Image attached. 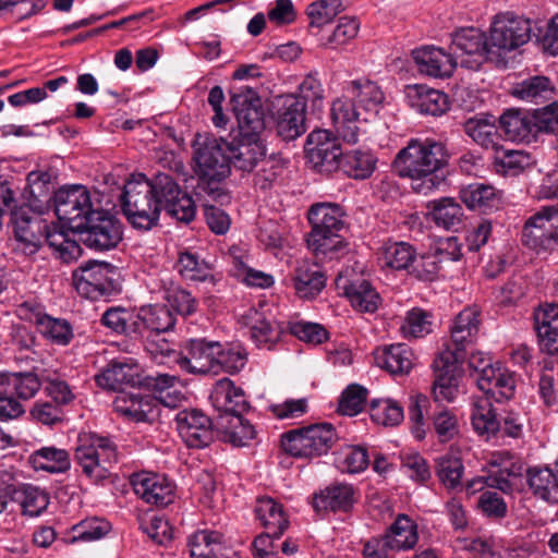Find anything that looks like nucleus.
<instances>
[{
  "mask_svg": "<svg viewBox=\"0 0 558 558\" xmlns=\"http://www.w3.org/2000/svg\"><path fill=\"white\" fill-rule=\"evenodd\" d=\"M490 464L498 469L486 476L487 487L512 494L517 488L515 481L525 473L522 461L509 451H499L493 456Z\"/></svg>",
  "mask_w": 558,
  "mask_h": 558,
  "instance_id": "obj_24",
  "label": "nucleus"
},
{
  "mask_svg": "<svg viewBox=\"0 0 558 558\" xmlns=\"http://www.w3.org/2000/svg\"><path fill=\"white\" fill-rule=\"evenodd\" d=\"M469 367L473 371L472 376L478 389L485 395L492 396L497 402L513 397L515 380L512 373L500 365L494 366L487 354L472 353L469 357Z\"/></svg>",
  "mask_w": 558,
  "mask_h": 558,
  "instance_id": "obj_13",
  "label": "nucleus"
},
{
  "mask_svg": "<svg viewBox=\"0 0 558 558\" xmlns=\"http://www.w3.org/2000/svg\"><path fill=\"white\" fill-rule=\"evenodd\" d=\"M56 216L69 229H82L83 221L95 211L89 191L83 185L61 187L54 193Z\"/></svg>",
  "mask_w": 558,
  "mask_h": 558,
  "instance_id": "obj_17",
  "label": "nucleus"
},
{
  "mask_svg": "<svg viewBox=\"0 0 558 558\" xmlns=\"http://www.w3.org/2000/svg\"><path fill=\"white\" fill-rule=\"evenodd\" d=\"M463 473L464 465L460 458L446 454L437 460L436 474L439 482L448 490H456L462 487Z\"/></svg>",
  "mask_w": 558,
  "mask_h": 558,
  "instance_id": "obj_52",
  "label": "nucleus"
},
{
  "mask_svg": "<svg viewBox=\"0 0 558 558\" xmlns=\"http://www.w3.org/2000/svg\"><path fill=\"white\" fill-rule=\"evenodd\" d=\"M531 32L529 20L512 13L497 14L492 22L488 37L493 61L499 62L505 54L525 45L531 38Z\"/></svg>",
  "mask_w": 558,
  "mask_h": 558,
  "instance_id": "obj_12",
  "label": "nucleus"
},
{
  "mask_svg": "<svg viewBox=\"0 0 558 558\" xmlns=\"http://www.w3.org/2000/svg\"><path fill=\"white\" fill-rule=\"evenodd\" d=\"M535 330L542 351L558 354V304H546L534 314Z\"/></svg>",
  "mask_w": 558,
  "mask_h": 558,
  "instance_id": "obj_34",
  "label": "nucleus"
},
{
  "mask_svg": "<svg viewBox=\"0 0 558 558\" xmlns=\"http://www.w3.org/2000/svg\"><path fill=\"white\" fill-rule=\"evenodd\" d=\"M355 502L352 485L333 483L314 495L313 507L316 511L348 512Z\"/></svg>",
  "mask_w": 558,
  "mask_h": 558,
  "instance_id": "obj_35",
  "label": "nucleus"
},
{
  "mask_svg": "<svg viewBox=\"0 0 558 558\" xmlns=\"http://www.w3.org/2000/svg\"><path fill=\"white\" fill-rule=\"evenodd\" d=\"M344 93L353 99L366 117L377 116L384 108L386 97L383 89L377 83L368 78L348 82Z\"/></svg>",
  "mask_w": 558,
  "mask_h": 558,
  "instance_id": "obj_30",
  "label": "nucleus"
},
{
  "mask_svg": "<svg viewBox=\"0 0 558 558\" xmlns=\"http://www.w3.org/2000/svg\"><path fill=\"white\" fill-rule=\"evenodd\" d=\"M177 429L190 448H205L214 438L211 420L196 409L182 410L175 415Z\"/></svg>",
  "mask_w": 558,
  "mask_h": 558,
  "instance_id": "obj_22",
  "label": "nucleus"
},
{
  "mask_svg": "<svg viewBox=\"0 0 558 558\" xmlns=\"http://www.w3.org/2000/svg\"><path fill=\"white\" fill-rule=\"evenodd\" d=\"M177 267L180 275L186 280L204 281L209 276L206 263L190 252L180 254Z\"/></svg>",
  "mask_w": 558,
  "mask_h": 558,
  "instance_id": "obj_61",
  "label": "nucleus"
},
{
  "mask_svg": "<svg viewBox=\"0 0 558 558\" xmlns=\"http://www.w3.org/2000/svg\"><path fill=\"white\" fill-rule=\"evenodd\" d=\"M480 330V311L466 307L461 311L451 327L450 342L434 361L436 378L433 393L435 402L453 401L458 393V364L465 356V349L476 338Z\"/></svg>",
  "mask_w": 558,
  "mask_h": 558,
  "instance_id": "obj_3",
  "label": "nucleus"
},
{
  "mask_svg": "<svg viewBox=\"0 0 558 558\" xmlns=\"http://www.w3.org/2000/svg\"><path fill=\"white\" fill-rule=\"evenodd\" d=\"M230 105L236 119V129H232L221 142L214 137L197 135L193 143V159L198 177L197 189L201 194H206L214 201L225 196L221 181L230 173V162L241 161V148L244 145L242 93L231 89Z\"/></svg>",
  "mask_w": 558,
  "mask_h": 558,
  "instance_id": "obj_1",
  "label": "nucleus"
},
{
  "mask_svg": "<svg viewBox=\"0 0 558 558\" xmlns=\"http://www.w3.org/2000/svg\"><path fill=\"white\" fill-rule=\"evenodd\" d=\"M101 323L117 333L135 336V315L122 307H111L101 317Z\"/></svg>",
  "mask_w": 558,
  "mask_h": 558,
  "instance_id": "obj_58",
  "label": "nucleus"
},
{
  "mask_svg": "<svg viewBox=\"0 0 558 558\" xmlns=\"http://www.w3.org/2000/svg\"><path fill=\"white\" fill-rule=\"evenodd\" d=\"M154 399L150 396H141L122 392L113 400L114 411L134 422L150 421L155 416Z\"/></svg>",
  "mask_w": 558,
  "mask_h": 558,
  "instance_id": "obj_38",
  "label": "nucleus"
},
{
  "mask_svg": "<svg viewBox=\"0 0 558 558\" xmlns=\"http://www.w3.org/2000/svg\"><path fill=\"white\" fill-rule=\"evenodd\" d=\"M464 132L484 148H494L498 140L495 124L484 119L471 118L464 123Z\"/></svg>",
  "mask_w": 558,
  "mask_h": 558,
  "instance_id": "obj_55",
  "label": "nucleus"
},
{
  "mask_svg": "<svg viewBox=\"0 0 558 558\" xmlns=\"http://www.w3.org/2000/svg\"><path fill=\"white\" fill-rule=\"evenodd\" d=\"M74 459L83 473L97 482L105 478L109 469L118 462V447L107 436L83 433L78 435Z\"/></svg>",
  "mask_w": 558,
  "mask_h": 558,
  "instance_id": "obj_9",
  "label": "nucleus"
},
{
  "mask_svg": "<svg viewBox=\"0 0 558 558\" xmlns=\"http://www.w3.org/2000/svg\"><path fill=\"white\" fill-rule=\"evenodd\" d=\"M450 50L457 61L460 59L461 65L468 69L477 70L485 61H493L488 38L476 27H464L454 32Z\"/></svg>",
  "mask_w": 558,
  "mask_h": 558,
  "instance_id": "obj_18",
  "label": "nucleus"
},
{
  "mask_svg": "<svg viewBox=\"0 0 558 558\" xmlns=\"http://www.w3.org/2000/svg\"><path fill=\"white\" fill-rule=\"evenodd\" d=\"M495 167L505 175H517L534 163V159L524 150H500L495 156Z\"/></svg>",
  "mask_w": 558,
  "mask_h": 558,
  "instance_id": "obj_53",
  "label": "nucleus"
},
{
  "mask_svg": "<svg viewBox=\"0 0 558 558\" xmlns=\"http://www.w3.org/2000/svg\"><path fill=\"white\" fill-rule=\"evenodd\" d=\"M449 154L442 143L411 140L395 159V166L402 178L411 180L414 192L427 195L439 189L448 171Z\"/></svg>",
  "mask_w": 558,
  "mask_h": 558,
  "instance_id": "obj_4",
  "label": "nucleus"
},
{
  "mask_svg": "<svg viewBox=\"0 0 558 558\" xmlns=\"http://www.w3.org/2000/svg\"><path fill=\"white\" fill-rule=\"evenodd\" d=\"M415 256L413 246L405 242H388L379 251L383 266L396 270L408 269L414 263Z\"/></svg>",
  "mask_w": 558,
  "mask_h": 558,
  "instance_id": "obj_49",
  "label": "nucleus"
},
{
  "mask_svg": "<svg viewBox=\"0 0 558 558\" xmlns=\"http://www.w3.org/2000/svg\"><path fill=\"white\" fill-rule=\"evenodd\" d=\"M429 315L421 308H412L407 313L400 330L405 338H420L432 331Z\"/></svg>",
  "mask_w": 558,
  "mask_h": 558,
  "instance_id": "obj_59",
  "label": "nucleus"
},
{
  "mask_svg": "<svg viewBox=\"0 0 558 558\" xmlns=\"http://www.w3.org/2000/svg\"><path fill=\"white\" fill-rule=\"evenodd\" d=\"M407 99L410 107L421 114L437 117L449 109L448 96L426 85L407 86Z\"/></svg>",
  "mask_w": 558,
  "mask_h": 558,
  "instance_id": "obj_31",
  "label": "nucleus"
},
{
  "mask_svg": "<svg viewBox=\"0 0 558 558\" xmlns=\"http://www.w3.org/2000/svg\"><path fill=\"white\" fill-rule=\"evenodd\" d=\"M48 245L54 250L60 259L71 263L77 259L82 254L80 244L66 236L62 231L47 232L46 241Z\"/></svg>",
  "mask_w": 558,
  "mask_h": 558,
  "instance_id": "obj_57",
  "label": "nucleus"
},
{
  "mask_svg": "<svg viewBox=\"0 0 558 558\" xmlns=\"http://www.w3.org/2000/svg\"><path fill=\"white\" fill-rule=\"evenodd\" d=\"M271 118L272 102L268 87L246 84V148L255 146L259 155L264 154Z\"/></svg>",
  "mask_w": 558,
  "mask_h": 558,
  "instance_id": "obj_11",
  "label": "nucleus"
},
{
  "mask_svg": "<svg viewBox=\"0 0 558 558\" xmlns=\"http://www.w3.org/2000/svg\"><path fill=\"white\" fill-rule=\"evenodd\" d=\"M412 56L420 73L430 77H449L457 68V58L435 46L417 48L412 51Z\"/></svg>",
  "mask_w": 558,
  "mask_h": 558,
  "instance_id": "obj_27",
  "label": "nucleus"
},
{
  "mask_svg": "<svg viewBox=\"0 0 558 558\" xmlns=\"http://www.w3.org/2000/svg\"><path fill=\"white\" fill-rule=\"evenodd\" d=\"M490 398L493 397L486 395L476 399L471 415L474 430L481 436H486V439L495 436L501 428L500 415L493 407Z\"/></svg>",
  "mask_w": 558,
  "mask_h": 558,
  "instance_id": "obj_42",
  "label": "nucleus"
},
{
  "mask_svg": "<svg viewBox=\"0 0 558 558\" xmlns=\"http://www.w3.org/2000/svg\"><path fill=\"white\" fill-rule=\"evenodd\" d=\"M460 199L470 209L486 210L495 207L499 197L492 185L474 183L460 191Z\"/></svg>",
  "mask_w": 558,
  "mask_h": 558,
  "instance_id": "obj_50",
  "label": "nucleus"
},
{
  "mask_svg": "<svg viewBox=\"0 0 558 558\" xmlns=\"http://www.w3.org/2000/svg\"><path fill=\"white\" fill-rule=\"evenodd\" d=\"M342 209L337 204L322 203L313 205L308 210V221L312 226L306 242L308 248L316 255H338L347 247V243L338 232L343 228Z\"/></svg>",
  "mask_w": 558,
  "mask_h": 558,
  "instance_id": "obj_6",
  "label": "nucleus"
},
{
  "mask_svg": "<svg viewBox=\"0 0 558 558\" xmlns=\"http://www.w3.org/2000/svg\"><path fill=\"white\" fill-rule=\"evenodd\" d=\"M174 325L175 317L166 305H145L135 314V337L166 333Z\"/></svg>",
  "mask_w": 558,
  "mask_h": 558,
  "instance_id": "obj_28",
  "label": "nucleus"
},
{
  "mask_svg": "<svg viewBox=\"0 0 558 558\" xmlns=\"http://www.w3.org/2000/svg\"><path fill=\"white\" fill-rule=\"evenodd\" d=\"M116 267L106 262L88 260L73 271V284L82 296L98 300L114 290Z\"/></svg>",
  "mask_w": 558,
  "mask_h": 558,
  "instance_id": "obj_15",
  "label": "nucleus"
},
{
  "mask_svg": "<svg viewBox=\"0 0 558 558\" xmlns=\"http://www.w3.org/2000/svg\"><path fill=\"white\" fill-rule=\"evenodd\" d=\"M306 159L317 173L330 175L340 170L343 153L336 135L328 130H314L306 138Z\"/></svg>",
  "mask_w": 558,
  "mask_h": 558,
  "instance_id": "obj_14",
  "label": "nucleus"
},
{
  "mask_svg": "<svg viewBox=\"0 0 558 558\" xmlns=\"http://www.w3.org/2000/svg\"><path fill=\"white\" fill-rule=\"evenodd\" d=\"M138 365L128 360L110 362L101 373L95 376L96 384L108 390H118L125 386L141 384Z\"/></svg>",
  "mask_w": 558,
  "mask_h": 558,
  "instance_id": "obj_32",
  "label": "nucleus"
},
{
  "mask_svg": "<svg viewBox=\"0 0 558 558\" xmlns=\"http://www.w3.org/2000/svg\"><path fill=\"white\" fill-rule=\"evenodd\" d=\"M369 408L372 420L385 426H396L404 416L402 407L390 399H374Z\"/></svg>",
  "mask_w": 558,
  "mask_h": 558,
  "instance_id": "obj_54",
  "label": "nucleus"
},
{
  "mask_svg": "<svg viewBox=\"0 0 558 558\" xmlns=\"http://www.w3.org/2000/svg\"><path fill=\"white\" fill-rule=\"evenodd\" d=\"M369 463L367 450L362 447H350L341 453L337 461L338 469L343 473H360Z\"/></svg>",
  "mask_w": 558,
  "mask_h": 558,
  "instance_id": "obj_64",
  "label": "nucleus"
},
{
  "mask_svg": "<svg viewBox=\"0 0 558 558\" xmlns=\"http://www.w3.org/2000/svg\"><path fill=\"white\" fill-rule=\"evenodd\" d=\"M29 463L35 470L48 473H64L71 468L69 452L54 446H47L35 450L29 456Z\"/></svg>",
  "mask_w": 558,
  "mask_h": 558,
  "instance_id": "obj_43",
  "label": "nucleus"
},
{
  "mask_svg": "<svg viewBox=\"0 0 558 558\" xmlns=\"http://www.w3.org/2000/svg\"><path fill=\"white\" fill-rule=\"evenodd\" d=\"M192 558H230L223 537L217 531H197L189 538Z\"/></svg>",
  "mask_w": 558,
  "mask_h": 558,
  "instance_id": "obj_40",
  "label": "nucleus"
},
{
  "mask_svg": "<svg viewBox=\"0 0 558 558\" xmlns=\"http://www.w3.org/2000/svg\"><path fill=\"white\" fill-rule=\"evenodd\" d=\"M174 191L169 193L165 190L162 192L161 208L167 211L171 217L181 222H190L195 217V205L190 195L183 192L179 184L174 181Z\"/></svg>",
  "mask_w": 558,
  "mask_h": 558,
  "instance_id": "obj_47",
  "label": "nucleus"
},
{
  "mask_svg": "<svg viewBox=\"0 0 558 558\" xmlns=\"http://www.w3.org/2000/svg\"><path fill=\"white\" fill-rule=\"evenodd\" d=\"M48 181V173L31 172L21 203H11L9 208L13 232L19 243L17 250L25 255L37 253L49 232L47 222L40 217L48 209L51 199Z\"/></svg>",
  "mask_w": 558,
  "mask_h": 558,
  "instance_id": "obj_2",
  "label": "nucleus"
},
{
  "mask_svg": "<svg viewBox=\"0 0 558 558\" xmlns=\"http://www.w3.org/2000/svg\"><path fill=\"white\" fill-rule=\"evenodd\" d=\"M292 283L295 294L300 299L311 300L325 288L326 276L317 263L301 259L294 267Z\"/></svg>",
  "mask_w": 558,
  "mask_h": 558,
  "instance_id": "obj_29",
  "label": "nucleus"
},
{
  "mask_svg": "<svg viewBox=\"0 0 558 558\" xmlns=\"http://www.w3.org/2000/svg\"><path fill=\"white\" fill-rule=\"evenodd\" d=\"M134 493L145 502L163 507L173 500V486L162 475L141 472L131 480Z\"/></svg>",
  "mask_w": 558,
  "mask_h": 558,
  "instance_id": "obj_26",
  "label": "nucleus"
},
{
  "mask_svg": "<svg viewBox=\"0 0 558 558\" xmlns=\"http://www.w3.org/2000/svg\"><path fill=\"white\" fill-rule=\"evenodd\" d=\"M161 335L162 333H151L150 336L140 338L144 342L145 350L158 363H162L166 357H172L173 361L179 364V357L182 356V353L177 352L173 344Z\"/></svg>",
  "mask_w": 558,
  "mask_h": 558,
  "instance_id": "obj_60",
  "label": "nucleus"
},
{
  "mask_svg": "<svg viewBox=\"0 0 558 558\" xmlns=\"http://www.w3.org/2000/svg\"><path fill=\"white\" fill-rule=\"evenodd\" d=\"M377 158L368 150L353 149L343 154L340 170L355 180L368 179L375 171Z\"/></svg>",
  "mask_w": 558,
  "mask_h": 558,
  "instance_id": "obj_44",
  "label": "nucleus"
},
{
  "mask_svg": "<svg viewBox=\"0 0 558 558\" xmlns=\"http://www.w3.org/2000/svg\"><path fill=\"white\" fill-rule=\"evenodd\" d=\"M344 93L342 97L333 100L330 109L332 124L339 136L348 144H356L360 136L359 122L366 121L368 117Z\"/></svg>",
  "mask_w": 558,
  "mask_h": 558,
  "instance_id": "obj_23",
  "label": "nucleus"
},
{
  "mask_svg": "<svg viewBox=\"0 0 558 558\" xmlns=\"http://www.w3.org/2000/svg\"><path fill=\"white\" fill-rule=\"evenodd\" d=\"M254 514L266 531L276 537H280L289 525L282 506L270 497L257 498Z\"/></svg>",
  "mask_w": 558,
  "mask_h": 558,
  "instance_id": "obj_41",
  "label": "nucleus"
},
{
  "mask_svg": "<svg viewBox=\"0 0 558 558\" xmlns=\"http://www.w3.org/2000/svg\"><path fill=\"white\" fill-rule=\"evenodd\" d=\"M392 553L407 550L417 543L416 524L405 514H399L385 534Z\"/></svg>",
  "mask_w": 558,
  "mask_h": 558,
  "instance_id": "obj_45",
  "label": "nucleus"
},
{
  "mask_svg": "<svg viewBox=\"0 0 558 558\" xmlns=\"http://www.w3.org/2000/svg\"><path fill=\"white\" fill-rule=\"evenodd\" d=\"M337 439L331 424H314L284 433L281 436L283 451L295 458H315L326 454Z\"/></svg>",
  "mask_w": 558,
  "mask_h": 558,
  "instance_id": "obj_10",
  "label": "nucleus"
},
{
  "mask_svg": "<svg viewBox=\"0 0 558 558\" xmlns=\"http://www.w3.org/2000/svg\"><path fill=\"white\" fill-rule=\"evenodd\" d=\"M175 189L174 180L168 173L159 172L151 180L144 174L133 175L121 195L122 210L132 227L150 230L158 223L162 205V192Z\"/></svg>",
  "mask_w": 558,
  "mask_h": 558,
  "instance_id": "obj_5",
  "label": "nucleus"
},
{
  "mask_svg": "<svg viewBox=\"0 0 558 558\" xmlns=\"http://www.w3.org/2000/svg\"><path fill=\"white\" fill-rule=\"evenodd\" d=\"M8 495L13 502L21 506L22 513L28 517L41 514L49 505L48 495L31 484L9 485Z\"/></svg>",
  "mask_w": 558,
  "mask_h": 558,
  "instance_id": "obj_39",
  "label": "nucleus"
},
{
  "mask_svg": "<svg viewBox=\"0 0 558 558\" xmlns=\"http://www.w3.org/2000/svg\"><path fill=\"white\" fill-rule=\"evenodd\" d=\"M366 400L367 389L361 385L351 384L341 393L338 411L343 415H357L363 411Z\"/></svg>",
  "mask_w": 558,
  "mask_h": 558,
  "instance_id": "obj_56",
  "label": "nucleus"
},
{
  "mask_svg": "<svg viewBox=\"0 0 558 558\" xmlns=\"http://www.w3.org/2000/svg\"><path fill=\"white\" fill-rule=\"evenodd\" d=\"M432 221L441 229L458 231L463 226L464 210L452 197H440L427 204Z\"/></svg>",
  "mask_w": 558,
  "mask_h": 558,
  "instance_id": "obj_37",
  "label": "nucleus"
},
{
  "mask_svg": "<svg viewBox=\"0 0 558 558\" xmlns=\"http://www.w3.org/2000/svg\"><path fill=\"white\" fill-rule=\"evenodd\" d=\"M336 287L343 292L355 310L374 313L378 308L379 294L368 280L354 275L353 270L345 269L339 272L336 278Z\"/></svg>",
  "mask_w": 558,
  "mask_h": 558,
  "instance_id": "obj_20",
  "label": "nucleus"
},
{
  "mask_svg": "<svg viewBox=\"0 0 558 558\" xmlns=\"http://www.w3.org/2000/svg\"><path fill=\"white\" fill-rule=\"evenodd\" d=\"M539 196L558 199V183L543 184ZM522 242L535 251H548L558 246V204L543 206L525 221Z\"/></svg>",
  "mask_w": 558,
  "mask_h": 558,
  "instance_id": "obj_8",
  "label": "nucleus"
},
{
  "mask_svg": "<svg viewBox=\"0 0 558 558\" xmlns=\"http://www.w3.org/2000/svg\"><path fill=\"white\" fill-rule=\"evenodd\" d=\"M252 312L254 315H246V318H250L251 339L257 348L269 350L279 340L281 329L278 324L267 319L258 311L251 310Z\"/></svg>",
  "mask_w": 558,
  "mask_h": 558,
  "instance_id": "obj_46",
  "label": "nucleus"
},
{
  "mask_svg": "<svg viewBox=\"0 0 558 558\" xmlns=\"http://www.w3.org/2000/svg\"><path fill=\"white\" fill-rule=\"evenodd\" d=\"M215 407L221 412L218 428L225 442L233 447L244 446V390L229 378L220 379L213 392Z\"/></svg>",
  "mask_w": 558,
  "mask_h": 558,
  "instance_id": "obj_7",
  "label": "nucleus"
},
{
  "mask_svg": "<svg viewBox=\"0 0 558 558\" xmlns=\"http://www.w3.org/2000/svg\"><path fill=\"white\" fill-rule=\"evenodd\" d=\"M375 363L392 375L409 374L414 365V354L404 343L384 345L374 353Z\"/></svg>",
  "mask_w": 558,
  "mask_h": 558,
  "instance_id": "obj_36",
  "label": "nucleus"
},
{
  "mask_svg": "<svg viewBox=\"0 0 558 558\" xmlns=\"http://www.w3.org/2000/svg\"><path fill=\"white\" fill-rule=\"evenodd\" d=\"M187 354L179 357V366L191 374H219L218 359L220 343L204 339L190 340L186 345Z\"/></svg>",
  "mask_w": 558,
  "mask_h": 558,
  "instance_id": "obj_21",
  "label": "nucleus"
},
{
  "mask_svg": "<svg viewBox=\"0 0 558 558\" xmlns=\"http://www.w3.org/2000/svg\"><path fill=\"white\" fill-rule=\"evenodd\" d=\"M110 531V523L106 520L93 518L73 526L72 542H92L104 537Z\"/></svg>",
  "mask_w": 558,
  "mask_h": 558,
  "instance_id": "obj_63",
  "label": "nucleus"
},
{
  "mask_svg": "<svg viewBox=\"0 0 558 558\" xmlns=\"http://www.w3.org/2000/svg\"><path fill=\"white\" fill-rule=\"evenodd\" d=\"M38 332L50 343L65 347L74 338L72 325L64 318L46 315L39 320Z\"/></svg>",
  "mask_w": 558,
  "mask_h": 558,
  "instance_id": "obj_51",
  "label": "nucleus"
},
{
  "mask_svg": "<svg viewBox=\"0 0 558 558\" xmlns=\"http://www.w3.org/2000/svg\"><path fill=\"white\" fill-rule=\"evenodd\" d=\"M274 120L277 135L282 141H295L307 131L304 100L292 94L281 97Z\"/></svg>",
  "mask_w": 558,
  "mask_h": 558,
  "instance_id": "obj_19",
  "label": "nucleus"
},
{
  "mask_svg": "<svg viewBox=\"0 0 558 558\" xmlns=\"http://www.w3.org/2000/svg\"><path fill=\"white\" fill-rule=\"evenodd\" d=\"M80 240L88 247L108 251L122 240V226L119 220L105 210H95L83 221L82 229H76Z\"/></svg>",
  "mask_w": 558,
  "mask_h": 558,
  "instance_id": "obj_16",
  "label": "nucleus"
},
{
  "mask_svg": "<svg viewBox=\"0 0 558 558\" xmlns=\"http://www.w3.org/2000/svg\"><path fill=\"white\" fill-rule=\"evenodd\" d=\"M279 154L268 153L265 144L264 154L259 155L255 146L246 148V172L252 174L253 185L260 190L269 189L282 168Z\"/></svg>",
  "mask_w": 558,
  "mask_h": 558,
  "instance_id": "obj_25",
  "label": "nucleus"
},
{
  "mask_svg": "<svg viewBox=\"0 0 558 558\" xmlns=\"http://www.w3.org/2000/svg\"><path fill=\"white\" fill-rule=\"evenodd\" d=\"M511 95L518 99L537 104L551 99L554 86L546 76H533L517 83L511 89Z\"/></svg>",
  "mask_w": 558,
  "mask_h": 558,
  "instance_id": "obj_48",
  "label": "nucleus"
},
{
  "mask_svg": "<svg viewBox=\"0 0 558 558\" xmlns=\"http://www.w3.org/2000/svg\"><path fill=\"white\" fill-rule=\"evenodd\" d=\"M530 113L537 137L543 133L555 134L558 132V105L556 102L532 110Z\"/></svg>",
  "mask_w": 558,
  "mask_h": 558,
  "instance_id": "obj_62",
  "label": "nucleus"
},
{
  "mask_svg": "<svg viewBox=\"0 0 558 558\" xmlns=\"http://www.w3.org/2000/svg\"><path fill=\"white\" fill-rule=\"evenodd\" d=\"M499 124L509 141L525 144L537 141L535 124H533L532 114L527 110L509 109L500 117Z\"/></svg>",
  "mask_w": 558,
  "mask_h": 558,
  "instance_id": "obj_33",
  "label": "nucleus"
}]
</instances>
